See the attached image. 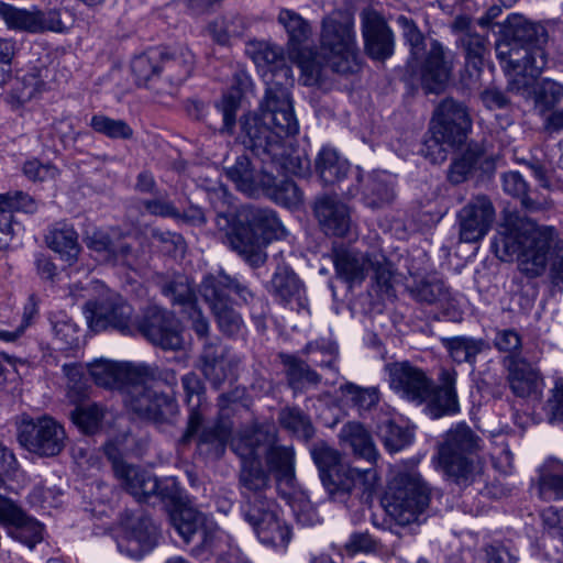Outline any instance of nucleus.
<instances>
[{
  "label": "nucleus",
  "mask_w": 563,
  "mask_h": 563,
  "mask_svg": "<svg viewBox=\"0 0 563 563\" xmlns=\"http://www.w3.org/2000/svg\"><path fill=\"white\" fill-rule=\"evenodd\" d=\"M241 88L233 90L223 96L222 100L218 103V108L223 114V131L231 132L235 123V112L240 104L241 93L246 91L251 86V78L245 73H239L235 76Z\"/></svg>",
  "instance_id": "ea45409f"
},
{
  "label": "nucleus",
  "mask_w": 563,
  "mask_h": 563,
  "mask_svg": "<svg viewBox=\"0 0 563 563\" xmlns=\"http://www.w3.org/2000/svg\"><path fill=\"white\" fill-rule=\"evenodd\" d=\"M553 242L554 230L551 227L508 214L499 225L493 247L501 261L511 262L516 258L522 274L538 277L547 269Z\"/></svg>",
  "instance_id": "7ed1b4c3"
},
{
  "label": "nucleus",
  "mask_w": 563,
  "mask_h": 563,
  "mask_svg": "<svg viewBox=\"0 0 563 563\" xmlns=\"http://www.w3.org/2000/svg\"><path fill=\"white\" fill-rule=\"evenodd\" d=\"M508 384L511 391L521 398L540 397L544 380L540 372L523 360H511L508 365Z\"/></svg>",
  "instance_id": "a878e982"
},
{
  "label": "nucleus",
  "mask_w": 563,
  "mask_h": 563,
  "mask_svg": "<svg viewBox=\"0 0 563 563\" xmlns=\"http://www.w3.org/2000/svg\"><path fill=\"white\" fill-rule=\"evenodd\" d=\"M267 63V69L264 70L263 77L267 84L266 92L274 88H284L289 92L287 86L292 84L291 69L284 64L282 53L276 47H266L258 56ZM267 93H265L266 96ZM290 97V93H288Z\"/></svg>",
  "instance_id": "473e14b6"
},
{
  "label": "nucleus",
  "mask_w": 563,
  "mask_h": 563,
  "mask_svg": "<svg viewBox=\"0 0 563 563\" xmlns=\"http://www.w3.org/2000/svg\"><path fill=\"white\" fill-rule=\"evenodd\" d=\"M396 178L386 170H374L368 174L363 185L365 203L375 209L389 203L394 198Z\"/></svg>",
  "instance_id": "c85d7f7f"
},
{
  "label": "nucleus",
  "mask_w": 563,
  "mask_h": 563,
  "mask_svg": "<svg viewBox=\"0 0 563 563\" xmlns=\"http://www.w3.org/2000/svg\"><path fill=\"white\" fill-rule=\"evenodd\" d=\"M446 146L451 145L444 140V137L432 134L431 137L424 142L421 152L424 157L430 159L431 163L441 164L448 156Z\"/></svg>",
  "instance_id": "e2e57ef3"
},
{
  "label": "nucleus",
  "mask_w": 563,
  "mask_h": 563,
  "mask_svg": "<svg viewBox=\"0 0 563 563\" xmlns=\"http://www.w3.org/2000/svg\"><path fill=\"white\" fill-rule=\"evenodd\" d=\"M471 128L466 109L453 99L443 100L434 111L430 131L450 145L463 142Z\"/></svg>",
  "instance_id": "a211bd4d"
},
{
  "label": "nucleus",
  "mask_w": 563,
  "mask_h": 563,
  "mask_svg": "<svg viewBox=\"0 0 563 563\" xmlns=\"http://www.w3.org/2000/svg\"><path fill=\"white\" fill-rule=\"evenodd\" d=\"M88 371L93 382L109 389H124L136 377L148 373V365L114 362L98 358L89 363Z\"/></svg>",
  "instance_id": "4be33fe9"
},
{
  "label": "nucleus",
  "mask_w": 563,
  "mask_h": 563,
  "mask_svg": "<svg viewBox=\"0 0 563 563\" xmlns=\"http://www.w3.org/2000/svg\"><path fill=\"white\" fill-rule=\"evenodd\" d=\"M312 457L320 471L322 483L330 493L335 490L350 493L357 486L367 492L373 489L378 481L374 467L361 471L343 464L340 453L327 444L316 445Z\"/></svg>",
  "instance_id": "1a4fd4ad"
},
{
  "label": "nucleus",
  "mask_w": 563,
  "mask_h": 563,
  "mask_svg": "<svg viewBox=\"0 0 563 563\" xmlns=\"http://www.w3.org/2000/svg\"><path fill=\"white\" fill-rule=\"evenodd\" d=\"M22 172L31 181L55 180L59 175V169L51 163H42L33 158L23 164Z\"/></svg>",
  "instance_id": "4d7b16f0"
},
{
  "label": "nucleus",
  "mask_w": 563,
  "mask_h": 563,
  "mask_svg": "<svg viewBox=\"0 0 563 563\" xmlns=\"http://www.w3.org/2000/svg\"><path fill=\"white\" fill-rule=\"evenodd\" d=\"M106 454L112 460L113 470L121 485L137 500H146L150 496L161 494L159 485L151 473L128 465L117 456V450L112 443L104 448Z\"/></svg>",
  "instance_id": "412c9836"
},
{
  "label": "nucleus",
  "mask_w": 563,
  "mask_h": 563,
  "mask_svg": "<svg viewBox=\"0 0 563 563\" xmlns=\"http://www.w3.org/2000/svg\"><path fill=\"white\" fill-rule=\"evenodd\" d=\"M65 439L63 426L47 416L37 419L24 417L18 427L19 443L27 451L38 455L54 456L58 454L65 445Z\"/></svg>",
  "instance_id": "f8f14e48"
},
{
  "label": "nucleus",
  "mask_w": 563,
  "mask_h": 563,
  "mask_svg": "<svg viewBox=\"0 0 563 563\" xmlns=\"http://www.w3.org/2000/svg\"><path fill=\"white\" fill-rule=\"evenodd\" d=\"M343 445H347L353 453L374 464L378 459V452L368 431L358 422H347L339 434Z\"/></svg>",
  "instance_id": "c756f323"
},
{
  "label": "nucleus",
  "mask_w": 563,
  "mask_h": 563,
  "mask_svg": "<svg viewBox=\"0 0 563 563\" xmlns=\"http://www.w3.org/2000/svg\"><path fill=\"white\" fill-rule=\"evenodd\" d=\"M397 23L410 45L423 89L431 93L443 91L451 78L453 54L437 40L426 42L416 23L407 16H398Z\"/></svg>",
  "instance_id": "423d86ee"
},
{
  "label": "nucleus",
  "mask_w": 563,
  "mask_h": 563,
  "mask_svg": "<svg viewBox=\"0 0 563 563\" xmlns=\"http://www.w3.org/2000/svg\"><path fill=\"white\" fill-rule=\"evenodd\" d=\"M285 365L287 366V376L291 384H317L319 382L317 373L311 371L306 363L292 356L285 358Z\"/></svg>",
  "instance_id": "13d9d810"
},
{
  "label": "nucleus",
  "mask_w": 563,
  "mask_h": 563,
  "mask_svg": "<svg viewBox=\"0 0 563 563\" xmlns=\"http://www.w3.org/2000/svg\"><path fill=\"white\" fill-rule=\"evenodd\" d=\"M170 520L186 542L191 541L196 534L201 536L202 539L207 536V517L191 506L181 505L175 508L170 515Z\"/></svg>",
  "instance_id": "7c9ffc66"
},
{
  "label": "nucleus",
  "mask_w": 563,
  "mask_h": 563,
  "mask_svg": "<svg viewBox=\"0 0 563 563\" xmlns=\"http://www.w3.org/2000/svg\"><path fill=\"white\" fill-rule=\"evenodd\" d=\"M506 38L496 45L501 67L510 77L511 89L530 97L537 78L548 64V32L539 23L511 14L504 24Z\"/></svg>",
  "instance_id": "f03ea898"
},
{
  "label": "nucleus",
  "mask_w": 563,
  "mask_h": 563,
  "mask_svg": "<svg viewBox=\"0 0 563 563\" xmlns=\"http://www.w3.org/2000/svg\"><path fill=\"white\" fill-rule=\"evenodd\" d=\"M117 542L120 552L139 560L155 547L156 528L144 515L126 512L122 517Z\"/></svg>",
  "instance_id": "4468645a"
},
{
  "label": "nucleus",
  "mask_w": 563,
  "mask_h": 563,
  "mask_svg": "<svg viewBox=\"0 0 563 563\" xmlns=\"http://www.w3.org/2000/svg\"><path fill=\"white\" fill-rule=\"evenodd\" d=\"M232 449L242 460V471L240 481L243 487V495L247 499L245 508L250 504L258 507L267 506L274 501L267 500L263 495L269 486L268 476L258 467L257 451L253 442H250V435L240 433L232 440Z\"/></svg>",
  "instance_id": "ddd939ff"
},
{
  "label": "nucleus",
  "mask_w": 563,
  "mask_h": 563,
  "mask_svg": "<svg viewBox=\"0 0 563 563\" xmlns=\"http://www.w3.org/2000/svg\"><path fill=\"white\" fill-rule=\"evenodd\" d=\"M389 376V386L400 397L423 402L431 394V380L424 372L408 362H396L385 366Z\"/></svg>",
  "instance_id": "f3484780"
},
{
  "label": "nucleus",
  "mask_w": 563,
  "mask_h": 563,
  "mask_svg": "<svg viewBox=\"0 0 563 563\" xmlns=\"http://www.w3.org/2000/svg\"><path fill=\"white\" fill-rule=\"evenodd\" d=\"M298 121L291 98L284 88L269 89L260 104V114H249L242 122V141L263 161L269 159L286 173L305 175L309 161L289 153L288 137L297 134Z\"/></svg>",
  "instance_id": "f257e3e1"
},
{
  "label": "nucleus",
  "mask_w": 563,
  "mask_h": 563,
  "mask_svg": "<svg viewBox=\"0 0 563 563\" xmlns=\"http://www.w3.org/2000/svg\"><path fill=\"white\" fill-rule=\"evenodd\" d=\"M349 163L333 148L323 147L316 159V168L324 184L340 183L349 172Z\"/></svg>",
  "instance_id": "4c0bfd02"
},
{
  "label": "nucleus",
  "mask_w": 563,
  "mask_h": 563,
  "mask_svg": "<svg viewBox=\"0 0 563 563\" xmlns=\"http://www.w3.org/2000/svg\"><path fill=\"white\" fill-rule=\"evenodd\" d=\"M37 9L16 8L0 1V18L9 30L15 32H38Z\"/></svg>",
  "instance_id": "e433bc0d"
},
{
  "label": "nucleus",
  "mask_w": 563,
  "mask_h": 563,
  "mask_svg": "<svg viewBox=\"0 0 563 563\" xmlns=\"http://www.w3.org/2000/svg\"><path fill=\"white\" fill-rule=\"evenodd\" d=\"M443 345L449 351L451 357L456 363H472L476 355L482 351V341L466 336H454L442 340Z\"/></svg>",
  "instance_id": "a19ab883"
},
{
  "label": "nucleus",
  "mask_w": 563,
  "mask_h": 563,
  "mask_svg": "<svg viewBox=\"0 0 563 563\" xmlns=\"http://www.w3.org/2000/svg\"><path fill=\"white\" fill-rule=\"evenodd\" d=\"M297 63L307 86L319 81L323 64L340 74L356 71L358 63L352 21L349 18H325L322 24L320 53L314 55L310 51L302 52Z\"/></svg>",
  "instance_id": "20e7f679"
},
{
  "label": "nucleus",
  "mask_w": 563,
  "mask_h": 563,
  "mask_svg": "<svg viewBox=\"0 0 563 563\" xmlns=\"http://www.w3.org/2000/svg\"><path fill=\"white\" fill-rule=\"evenodd\" d=\"M314 213L325 234L343 236L350 228L346 206L334 198L323 197L316 202Z\"/></svg>",
  "instance_id": "cd10ccee"
},
{
  "label": "nucleus",
  "mask_w": 563,
  "mask_h": 563,
  "mask_svg": "<svg viewBox=\"0 0 563 563\" xmlns=\"http://www.w3.org/2000/svg\"><path fill=\"white\" fill-rule=\"evenodd\" d=\"M163 294L172 299L174 303L186 306V310L195 306L192 301L194 292L191 285L184 276H177L175 279L166 283L162 287Z\"/></svg>",
  "instance_id": "5fc2aeb1"
},
{
  "label": "nucleus",
  "mask_w": 563,
  "mask_h": 563,
  "mask_svg": "<svg viewBox=\"0 0 563 563\" xmlns=\"http://www.w3.org/2000/svg\"><path fill=\"white\" fill-rule=\"evenodd\" d=\"M67 377V397L74 404L81 401L87 396V385L82 371L78 365H64Z\"/></svg>",
  "instance_id": "6e6d98bb"
},
{
  "label": "nucleus",
  "mask_w": 563,
  "mask_h": 563,
  "mask_svg": "<svg viewBox=\"0 0 563 563\" xmlns=\"http://www.w3.org/2000/svg\"><path fill=\"white\" fill-rule=\"evenodd\" d=\"M183 386L189 406H201L203 385L195 373H188L183 377Z\"/></svg>",
  "instance_id": "338daca9"
},
{
  "label": "nucleus",
  "mask_w": 563,
  "mask_h": 563,
  "mask_svg": "<svg viewBox=\"0 0 563 563\" xmlns=\"http://www.w3.org/2000/svg\"><path fill=\"white\" fill-rule=\"evenodd\" d=\"M483 154L476 150L468 148L460 157L455 158L449 169L448 178L453 184H460L477 167H482Z\"/></svg>",
  "instance_id": "37998d69"
},
{
  "label": "nucleus",
  "mask_w": 563,
  "mask_h": 563,
  "mask_svg": "<svg viewBox=\"0 0 563 563\" xmlns=\"http://www.w3.org/2000/svg\"><path fill=\"white\" fill-rule=\"evenodd\" d=\"M227 176L236 185V188L253 196L256 190L253 172L246 157H240L236 163L227 169Z\"/></svg>",
  "instance_id": "3c124183"
},
{
  "label": "nucleus",
  "mask_w": 563,
  "mask_h": 563,
  "mask_svg": "<svg viewBox=\"0 0 563 563\" xmlns=\"http://www.w3.org/2000/svg\"><path fill=\"white\" fill-rule=\"evenodd\" d=\"M533 93L537 107L544 112L563 100V86L554 80L544 79Z\"/></svg>",
  "instance_id": "864d4df0"
},
{
  "label": "nucleus",
  "mask_w": 563,
  "mask_h": 563,
  "mask_svg": "<svg viewBox=\"0 0 563 563\" xmlns=\"http://www.w3.org/2000/svg\"><path fill=\"white\" fill-rule=\"evenodd\" d=\"M200 368L214 386L224 382L232 373V364L222 346L208 344L201 354Z\"/></svg>",
  "instance_id": "72a5a7b5"
},
{
  "label": "nucleus",
  "mask_w": 563,
  "mask_h": 563,
  "mask_svg": "<svg viewBox=\"0 0 563 563\" xmlns=\"http://www.w3.org/2000/svg\"><path fill=\"white\" fill-rule=\"evenodd\" d=\"M341 391L358 409H371L379 401V391L376 387L362 388L347 383L341 386Z\"/></svg>",
  "instance_id": "603ef678"
},
{
  "label": "nucleus",
  "mask_w": 563,
  "mask_h": 563,
  "mask_svg": "<svg viewBox=\"0 0 563 563\" xmlns=\"http://www.w3.org/2000/svg\"><path fill=\"white\" fill-rule=\"evenodd\" d=\"M379 435L390 452H398L413 440V432L408 427H401L393 421L385 422L379 429Z\"/></svg>",
  "instance_id": "c03bdc74"
},
{
  "label": "nucleus",
  "mask_w": 563,
  "mask_h": 563,
  "mask_svg": "<svg viewBox=\"0 0 563 563\" xmlns=\"http://www.w3.org/2000/svg\"><path fill=\"white\" fill-rule=\"evenodd\" d=\"M88 292H98L100 298L88 301L86 305V319L89 328L95 331H103L114 328L122 333L130 331L132 321V307L121 296L109 290L100 282L90 283Z\"/></svg>",
  "instance_id": "9b49d317"
},
{
  "label": "nucleus",
  "mask_w": 563,
  "mask_h": 563,
  "mask_svg": "<svg viewBox=\"0 0 563 563\" xmlns=\"http://www.w3.org/2000/svg\"><path fill=\"white\" fill-rule=\"evenodd\" d=\"M428 504L429 489L413 468L398 472L384 497L387 511L400 525L416 521Z\"/></svg>",
  "instance_id": "6e6552de"
},
{
  "label": "nucleus",
  "mask_w": 563,
  "mask_h": 563,
  "mask_svg": "<svg viewBox=\"0 0 563 563\" xmlns=\"http://www.w3.org/2000/svg\"><path fill=\"white\" fill-rule=\"evenodd\" d=\"M276 200L287 207H295L302 200V194L294 181L285 180L276 191Z\"/></svg>",
  "instance_id": "774afa93"
},
{
  "label": "nucleus",
  "mask_w": 563,
  "mask_h": 563,
  "mask_svg": "<svg viewBox=\"0 0 563 563\" xmlns=\"http://www.w3.org/2000/svg\"><path fill=\"white\" fill-rule=\"evenodd\" d=\"M163 57V51L152 48L132 59L131 71L139 86H147L159 77Z\"/></svg>",
  "instance_id": "c9c22d12"
},
{
  "label": "nucleus",
  "mask_w": 563,
  "mask_h": 563,
  "mask_svg": "<svg viewBox=\"0 0 563 563\" xmlns=\"http://www.w3.org/2000/svg\"><path fill=\"white\" fill-rule=\"evenodd\" d=\"M154 375L148 366V373L136 377L124 387L125 406L136 415L156 419L174 407L173 400L152 386L147 385L146 378Z\"/></svg>",
  "instance_id": "2eb2a0df"
},
{
  "label": "nucleus",
  "mask_w": 563,
  "mask_h": 563,
  "mask_svg": "<svg viewBox=\"0 0 563 563\" xmlns=\"http://www.w3.org/2000/svg\"><path fill=\"white\" fill-rule=\"evenodd\" d=\"M12 210L33 213L36 210V202L31 196L23 192L0 195V212L4 214Z\"/></svg>",
  "instance_id": "bf43d9fd"
},
{
  "label": "nucleus",
  "mask_w": 563,
  "mask_h": 563,
  "mask_svg": "<svg viewBox=\"0 0 563 563\" xmlns=\"http://www.w3.org/2000/svg\"><path fill=\"white\" fill-rule=\"evenodd\" d=\"M495 220L493 203L485 196L470 200L457 213L460 241L476 243L484 239Z\"/></svg>",
  "instance_id": "dca6fc26"
},
{
  "label": "nucleus",
  "mask_w": 563,
  "mask_h": 563,
  "mask_svg": "<svg viewBox=\"0 0 563 563\" xmlns=\"http://www.w3.org/2000/svg\"><path fill=\"white\" fill-rule=\"evenodd\" d=\"M142 331L155 345L164 350H177L183 345L179 321L165 310L154 309L147 316Z\"/></svg>",
  "instance_id": "5701e85b"
},
{
  "label": "nucleus",
  "mask_w": 563,
  "mask_h": 563,
  "mask_svg": "<svg viewBox=\"0 0 563 563\" xmlns=\"http://www.w3.org/2000/svg\"><path fill=\"white\" fill-rule=\"evenodd\" d=\"M242 433L250 435V442L256 448L257 456L263 449L267 452V463L272 471L277 473L278 481L290 483L294 474V452L290 448H282L273 445L275 441V432L273 428H264L252 426Z\"/></svg>",
  "instance_id": "aec40b11"
},
{
  "label": "nucleus",
  "mask_w": 563,
  "mask_h": 563,
  "mask_svg": "<svg viewBox=\"0 0 563 563\" xmlns=\"http://www.w3.org/2000/svg\"><path fill=\"white\" fill-rule=\"evenodd\" d=\"M16 52L18 46L14 40L0 37V84L9 78L11 64Z\"/></svg>",
  "instance_id": "0e129e2a"
},
{
  "label": "nucleus",
  "mask_w": 563,
  "mask_h": 563,
  "mask_svg": "<svg viewBox=\"0 0 563 563\" xmlns=\"http://www.w3.org/2000/svg\"><path fill=\"white\" fill-rule=\"evenodd\" d=\"M539 494L547 500L563 498V463H554L551 470L541 476Z\"/></svg>",
  "instance_id": "8fccbe9b"
},
{
  "label": "nucleus",
  "mask_w": 563,
  "mask_h": 563,
  "mask_svg": "<svg viewBox=\"0 0 563 563\" xmlns=\"http://www.w3.org/2000/svg\"><path fill=\"white\" fill-rule=\"evenodd\" d=\"M200 291L213 311L221 331L228 335L239 333L242 320L229 305V292L234 291L243 301H247L252 297L247 287L224 274H219L207 276Z\"/></svg>",
  "instance_id": "9d476101"
},
{
  "label": "nucleus",
  "mask_w": 563,
  "mask_h": 563,
  "mask_svg": "<svg viewBox=\"0 0 563 563\" xmlns=\"http://www.w3.org/2000/svg\"><path fill=\"white\" fill-rule=\"evenodd\" d=\"M275 298L300 314H309L308 301L301 282L288 267H278L269 285Z\"/></svg>",
  "instance_id": "393cba45"
},
{
  "label": "nucleus",
  "mask_w": 563,
  "mask_h": 563,
  "mask_svg": "<svg viewBox=\"0 0 563 563\" xmlns=\"http://www.w3.org/2000/svg\"><path fill=\"white\" fill-rule=\"evenodd\" d=\"M479 438L466 424L450 429L439 446L437 465L455 484L467 486L483 475V462L477 456Z\"/></svg>",
  "instance_id": "0eeeda50"
},
{
  "label": "nucleus",
  "mask_w": 563,
  "mask_h": 563,
  "mask_svg": "<svg viewBox=\"0 0 563 563\" xmlns=\"http://www.w3.org/2000/svg\"><path fill=\"white\" fill-rule=\"evenodd\" d=\"M336 273L349 283L364 280L369 267L374 266V260L362 253L342 251L334 256Z\"/></svg>",
  "instance_id": "f704fd0d"
},
{
  "label": "nucleus",
  "mask_w": 563,
  "mask_h": 563,
  "mask_svg": "<svg viewBox=\"0 0 563 563\" xmlns=\"http://www.w3.org/2000/svg\"><path fill=\"white\" fill-rule=\"evenodd\" d=\"M89 250L95 252L99 260L113 264L132 267L135 264L136 255L131 246L123 241L111 243L108 236L101 231H95L86 238Z\"/></svg>",
  "instance_id": "bb28decb"
},
{
  "label": "nucleus",
  "mask_w": 563,
  "mask_h": 563,
  "mask_svg": "<svg viewBox=\"0 0 563 563\" xmlns=\"http://www.w3.org/2000/svg\"><path fill=\"white\" fill-rule=\"evenodd\" d=\"M280 424L298 438L309 439L313 434L310 419L298 408H285L279 413Z\"/></svg>",
  "instance_id": "49530a36"
},
{
  "label": "nucleus",
  "mask_w": 563,
  "mask_h": 563,
  "mask_svg": "<svg viewBox=\"0 0 563 563\" xmlns=\"http://www.w3.org/2000/svg\"><path fill=\"white\" fill-rule=\"evenodd\" d=\"M362 18L367 54L378 60L390 57L394 53V35L383 16L375 11L366 10Z\"/></svg>",
  "instance_id": "b1692460"
},
{
  "label": "nucleus",
  "mask_w": 563,
  "mask_h": 563,
  "mask_svg": "<svg viewBox=\"0 0 563 563\" xmlns=\"http://www.w3.org/2000/svg\"><path fill=\"white\" fill-rule=\"evenodd\" d=\"M48 247L57 253L68 265L76 263L80 253L78 234L67 224H58L46 236Z\"/></svg>",
  "instance_id": "2f4dec72"
},
{
  "label": "nucleus",
  "mask_w": 563,
  "mask_h": 563,
  "mask_svg": "<svg viewBox=\"0 0 563 563\" xmlns=\"http://www.w3.org/2000/svg\"><path fill=\"white\" fill-rule=\"evenodd\" d=\"M456 376L457 373L454 368H441L440 371L435 399L442 413H453L459 409L455 390Z\"/></svg>",
  "instance_id": "58836bf2"
},
{
  "label": "nucleus",
  "mask_w": 563,
  "mask_h": 563,
  "mask_svg": "<svg viewBox=\"0 0 563 563\" xmlns=\"http://www.w3.org/2000/svg\"><path fill=\"white\" fill-rule=\"evenodd\" d=\"M25 511L13 500L0 495V526L7 532L24 518Z\"/></svg>",
  "instance_id": "680f3d73"
},
{
  "label": "nucleus",
  "mask_w": 563,
  "mask_h": 563,
  "mask_svg": "<svg viewBox=\"0 0 563 563\" xmlns=\"http://www.w3.org/2000/svg\"><path fill=\"white\" fill-rule=\"evenodd\" d=\"M278 22L286 30L291 43H301L308 40L311 34L309 24L298 13L291 10H280Z\"/></svg>",
  "instance_id": "de8ad7c7"
},
{
  "label": "nucleus",
  "mask_w": 563,
  "mask_h": 563,
  "mask_svg": "<svg viewBox=\"0 0 563 563\" xmlns=\"http://www.w3.org/2000/svg\"><path fill=\"white\" fill-rule=\"evenodd\" d=\"M8 534L32 549L43 540V526L25 512L24 518L14 525Z\"/></svg>",
  "instance_id": "a18cd8bd"
},
{
  "label": "nucleus",
  "mask_w": 563,
  "mask_h": 563,
  "mask_svg": "<svg viewBox=\"0 0 563 563\" xmlns=\"http://www.w3.org/2000/svg\"><path fill=\"white\" fill-rule=\"evenodd\" d=\"M106 417V410L98 404L78 405L71 413L74 423L85 433H95Z\"/></svg>",
  "instance_id": "79ce46f5"
},
{
  "label": "nucleus",
  "mask_w": 563,
  "mask_h": 563,
  "mask_svg": "<svg viewBox=\"0 0 563 563\" xmlns=\"http://www.w3.org/2000/svg\"><path fill=\"white\" fill-rule=\"evenodd\" d=\"M245 519L253 526L261 542L286 547L290 540L289 528L280 520L275 503L258 507L250 504L244 509Z\"/></svg>",
  "instance_id": "6ab92c4d"
},
{
  "label": "nucleus",
  "mask_w": 563,
  "mask_h": 563,
  "mask_svg": "<svg viewBox=\"0 0 563 563\" xmlns=\"http://www.w3.org/2000/svg\"><path fill=\"white\" fill-rule=\"evenodd\" d=\"M547 411L551 422L563 421V378L555 380L552 395L547 404Z\"/></svg>",
  "instance_id": "69168bd1"
},
{
  "label": "nucleus",
  "mask_w": 563,
  "mask_h": 563,
  "mask_svg": "<svg viewBox=\"0 0 563 563\" xmlns=\"http://www.w3.org/2000/svg\"><path fill=\"white\" fill-rule=\"evenodd\" d=\"M218 225L227 231L230 245L251 265L266 260L264 247L272 238H278L283 225L276 214L266 209L245 208L239 213V224L232 228L225 216H219Z\"/></svg>",
  "instance_id": "39448f33"
},
{
  "label": "nucleus",
  "mask_w": 563,
  "mask_h": 563,
  "mask_svg": "<svg viewBox=\"0 0 563 563\" xmlns=\"http://www.w3.org/2000/svg\"><path fill=\"white\" fill-rule=\"evenodd\" d=\"M55 336L67 345H77L79 342V328L66 316L58 317L53 321Z\"/></svg>",
  "instance_id": "052dcab7"
},
{
  "label": "nucleus",
  "mask_w": 563,
  "mask_h": 563,
  "mask_svg": "<svg viewBox=\"0 0 563 563\" xmlns=\"http://www.w3.org/2000/svg\"><path fill=\"white\" fill-rule=\"evenodd\" d=\"M90 126L98 133L110 139H131L132 128L123 120H115L103 114H96L91 118Z\"/></svg>",
  "instance_id": "09e8293b"
}]
</instances>
